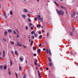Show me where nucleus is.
<instances>
[{"label":"nucleus","mask_w":78,"mask_h":78,"mask_svg":"<svg viewBox=\"0 0 78 78\" xmlns=\"http://www.w3.org/2000/svg\"><path fill=\"white\" fill-rule=\"evenodd\" d=\"M56 11L57 14L59 15V16H63V14H64V12H63L62 10H60L59 11H58L57 9H56Z\"/></svg>","instance_id":"obj_1"},{"label":"nucleus","mask_w":78,"mask_h":78,"mask_svg":"<svg viewBox=\"0 0 78 78\" xmlns=\"http://www.w3.org/2000/svg\"><path fill=\"white\" fill-rule=\"evenodd\" d=\"M76 14V12H75V11L74 12H73V14L71 15V17H73V16L74 17H75Z\"/></svg>","instance_id":"obj_2"},{"label":"nucleus","mask_w":78,"mask_h":78,"mask_svg":"<svg viewBox=\"0 0 78 78\" xmlns=\"http://www.w3.org/2000/svg\"><path fill=\"white\" fill-rule=\"evenodd\" d=\"M60 7L61 8H62V9H65V10H67V9H66L65 7L62 5H60Z\"/></svg>","instance_id":"obj_3"},{"label":"nucleus","mask_w":78,"mask_h":78,"mask_svg":"<svg viewBox=\"0 0 78 78\" xmlns=\"http://www.w3.org/2000/svg\"><path fill=\"white\" fill-rule=\"evenodd\" d=\"M48 65L49 67H51L52 66H53V63L50 62L48 63Z\"/></svg>","instance_id":"obj_4"},{"label":"nucleus","mask_w":78,"mask_h":78,"mask_svg":"<svg viewBox=\"0 0 78 78\" xmlns=\"http://www.w3.org/2000/svg\"><path fill=\"white\" fill-rule=\"evenodd\" d=\"M75 20L77 22H78V16H77L76 17H74Z\"/></svg>","instance_id":"obj_5"},{"label":"nucleus","mask_w":78,"mask_h":78,"mask_svg":"<svg viewBox=\"0 0 78 78\" xmlns=\"http://www.w3.org/2000/svg\"><path fill=\"white\" fill-rule=\"evenodd\" d=\"M23 11L24 12H28V10L25 9H23Z\"/></svg>","instance_id":"obj_6"},{"label":"nucleus","mask_w":78,"mask_h":78,"mask_svg":"<svg viewBox=\"0 0 78 78\" xmlns=\"http://www.w3.org/2000/svg\"><path fill=\"white\" fill-rule=\"evenodd\" d=\"M10 66H12V64H13V63L11 60H10Z\"/></svg>","instance_id":"obj_7"},{"label":"nucleus","mask_w":78,"mask_h":78,"mask_svg":"<svg viewBox=\"0 0 78 78\" xmlns=\"http://www.w3.org/2000/svg\"><path fill=\"white\" fill-rule=\"evenodd\" d=\"M8 31L9 33H11L12 31V29H9L8 30Z\"/></svg>","instance_id":"obj_8"},{"label":"nucleus","mask_w":78,"mask_h":78,"mask_svg":"<svg viewBox=\"0 0 78 78\" xmlns=\"http://www.w3.org/2000/svg\"><path fill=\"white\" fill-rule=\"evenodd\" d=\"M4 16L5 19H6L7 18V16H6V12H5L4 13Z\"/></svg>","instance_id":"obj_9"},{"label":"nucleus","mask_w":78,"mask_h":78,"mask_svg":"<svg viewBox=\"0 0 78 78\" xmlns=\"http://www.w3.org/2000/svg\"><path fill=\"white\" fill-rule=\"evenodd\" d=\"M15 54L16 55H18V53L17 51H15Z\"/></svg>","instance_id":"obj_10"},{"label":"nucleus","mask_w":78,"mask_h":78,"mask_svg":"<svg viewBox=\"0 0 78 78\" xmlns=\"http://www.w3.org/2000/svg\"><path fill=\"white\" fill-rule=\"evenodd\" d=\"M48 58L49 60V61L50 62H51V59H50V57H48Z\"/></svg>","instance_id":"obj_11"},{"label":"nucleus","mask_w":78,"mask_h":78,"mask_svg":"<svg viewBox=\"0 0 78 78\" xmlns=\"http://www.w3.org/2000/svg\"><path fill=\"white\" fill-rule=\"evenodd\" d=\"M37 72H38V73L39 77H41V74H40V73H39V71H38Z\"/></svg>","instance_id":"obj_12"},{"label":"nucleus","mask_w":78,"mask_h":78,"mask_svg":"<svg viewBox=\"0 0 78 78\" xmlns=\"http://www.w3.org/2000/svg\"><path fill=\"white\" fill-rule=\"evenodd\" d=\"M22 16L23 19H25L26 18V16L25 15H23Z\"/></svg>","instance_id":"obj_13"},{"label":"nucleus","mask_w":78,"mask_h":78,"mask_svg":"<svg viewBox=\"0 0 78 78\" xmlns=\"http://www.w3.org/2000/svg\"><path fill=\"white\" fill-rule=\"evenodd\" d=\"M5 51H3V57L4 58L5 57Z\"/></svg>","instance_id":"obj_14"},{"label":"nucleus","mask_w":78,"mask_h":78,"mask_svg":"<svg viewBox=\"0 0 78 78\" xmlns=\"http://www.w3.org/2000/svg\"><path fill=\"white\" fill-rule=\"evenodd\" d=\"M40 51H41V49H39L37 50L38 53H40Z\"/></svg>","instance_id":"obj_15"},{"label":"nucleus","mask_w":78,"mask_h":78,"mask_svg":"<svg viewBox=\"0 0 78 78\" xmlns=\"http://www.w3.org/2000/svg\"><path fill=\"white\" fill-rule=\"evenodd\" d=\"M49 54L51 55V51H50V50H49Z\"/></svg>","instance_id":"obj_16"},{"label":"nucleus","mask_w":78,"mask_h":78,"mask_svg":"<svg viewBox=\"0 0 78 78\" xmlns=\"http://www.w3.org/2000/svg\"><path fill=\"white\" fill-rule=\"evenodd\" d=\"M39 19L40 20H41V22H42L43 21V20L42 19V18H39Z\"/></svg>","instance_id":"obj_17"},{"label":"nucleus","mask_w":78,"mask_h":78,"mask_svg":"<svg viewBox=\"0 0 78 78\" xmlns=\"http://www.w3.org/2000/svg\"><path fill=\"white\" fill-rule=\"evenodd\" d=\"M69 33H70V35H71V36H73V33L71 32H70Z\"/></svg>","instance_id":"obj_18"},{"label":"nucleus","mask_w":78,"mask_h":78,"mask_svg":"<svg viewBox=\"0 0 78 78\" xmlns=\"http://www.w3.org/2000/svg\"><path fill=\"white\" fill-rule=\"evenodd\" d=\"M41 26L39 24H37V27H41Z\"/></svg>","instance_id":"obj_19"},{"label":"nucleus","mask_w":78,"mask_h":78,"mask_svg":"<svg viewBox=\"0 0 78 78\" xmlns=\"http://www.w3.org/2000/svg\"><path fill=\"white\" fill-rule=\"evenodd\" d=\"M2 41H4V42H6V39H5V38H3Z\"/></svg>","instance_id":"obj_20"},{"label":"nucleus","mask_w":78,"mask_h":78,"mask_svg":"<svg viewBox=\"0 0 78 78\" xmlns=\"http://www.w3.org/2000/svg\"><path fill=\"white\" fill-rule=\"evenodd\" d=\"M34 36H35V37H37V34H36V33H35Z\"/></svg>","instance_id":"obj_21"},{"label":"nucleus","mask_w":78,"mask_h":78,"mask_svg":"<svg viewBox=\"0 0 78 78\" xmlns=\"http://www.w3.org/2000/svg\"><path fill=\"white\" fill-rule=\"evenodd\" d=\"M27 16L29 17V18H30V17H31V16L30 15V14H27Z\"/></svg>","instance_id":"obj_22"},{"label":"nucleus","mask_w":78,"mask_h":78,"mask_svg":"<svg viewBox=\"0 0 78 78\" xmlns=\"http://www.w3.org/2000/svg\"><path fill=\"white\" fill-rule=\"evenodd\" d=\"M23 47L24 48H26L27 46L24 45H23Z\"/></svg>","instance_id":"obj_23"},{"label":"nucleus","mask_w":78,"mask_h":78,"mask_svg":"<svg viewBox=\"0 0 78 78\" xmlns=\"http://www.w3.org/2000/svg\"><path fill=\"white\" fill-rule=\"evenodd\" d=\"M19 68H20V69H19L20 70H22V68L21 67V66H19Z\"/></svg>","instance_id":"obj_24"},{"label":"nucleus","mask_w":78,"mask_h":78,"mask_svg":"<svg viewBox=\"0 0 78 78\" xmlns=\"http://www.w3.org/2000/svg\"><path fill=\"white\" fill-rule=\"evenodd\" d=\"M7 68V67H6V66H5L4 67V69H6V68Z\"/></svg>","instance_id":"obj_25"},{"label":"nucleus","mask_w":78,"mask_h":78,"mask_svg":"<svg viewBox=\"0 0 78 78\" xmlns=\"http://www.w3.org/2000/svg\"><path fill=\"white\" fill-rule=\"evenodd\" d=\"M2 68H3V66L1 65L0 66V69H2Z\"/></svg>","instance_id":"obj_26"},{"label":"nucleus","mask_w":78,"mask_h":78,"mask_svg":"<svg viewBox=\"0 0 78 78\" xmlns=\"http://www.w3.org/2000/svg\"><path fill=\"white\" fill-rule=\"evenodd\" d=\"M7 34V31H5V36H6Z\"/></svg>","instance_id":"obj_27"},{"label":"nucleus","mask_w":78,"mask_h":78,"mask_svg":"<svg viewBox=\"0 0 78 78\" xmlns=\"http://www.w3.org/2000/svg\"><path fill=\"white\" fill-rule=\"evenodd\" d=\"M75 30V28L73 27V29L72 30V32H73V31H74Z\"/></svg>","instance_id":"obj_28"},{"label":"nucleus","mask_w":78,"mask_h":78,"mask_svg":"<svg viewBox=\"0 0 78 78\" xmlns=\"http://www.w3.org/2000/svg\"><path fill=\"white\" fill-rule=\"evenodd\" d=\"M10 15H12V11H11L10 12Z\"/></svg>","instance_id":"obj_29"},{"label":"nucleus","mask_w":78,"mask_h":78,"mask_svg":"<svg viewBox=\"0 0 78 78\" xmlns=\"http://www.w3.org/2000/svg\"><path fill=\"white\" fill-rule=\"evenodd\" d=\"M42 35H40L39 36V38L42 39Z\"/></svg>","instance_id":"obj_30"},{"label":"nucleus","mask_w":78,"mask_h":78,"mask_svg":"<svg viewBox=\"0 0 78 78\" xmlns=\"http://www.w3.org/2000/svg\"><path fill=\"white\" fill-rule=\"evenodd\" d=\"M28 22H30L31 21V20H30V18H28Z\"/></svg>","instance_id":"obj_31"},{"label":"nucleus","mask_w":78,"mask_h":78,"mask_svg":"<svg viewBox=\"0 0 78 78\" xmlns=\"http://www.w3.org/2000/svg\"><path fill=\"white\" fill-rule=\"evenodd\" d=\"M26 74H24L23 76V78H26Z\"/></svg>","instance_id":"obj_32"},{"label":"nucleus","mask_w":78,"mask_h":78,"mask_svg":"<svg viewBox=\"0 0 78 78\" xmlns=\"http://www.w3.org/2000/svg\"><path fill=\"white\" fill-rule=\"evenodd\" d=\"M34 34V31H32L31 32V34Z\"/></svg>","instance_id":"obj_33"},{"label":"nucleus","mask_w":78,"mask_h":78,"mask_svg":"<svg viewBox=\"0 0 78 78\" xmlns=\"http://www.w3.org/2000/svg\"><path fill=\"white\" fill-rule=\"evenodd\" d=\"M15 75H16V77L17 78H18V76H17V73H15Z\"/></svg>","instance_id":"obj_34"},{"label":"nucleus","mask_w":78,"mask_h":78,"mask_svg":"<svg viewBox=\"0 0 78 78\" xmlns=\"http://www.w3.org/2000/svg\"><path fill=\"white\" fill-rule=\"evenodd\" d=\"M13 33L14 34H17V33H16V31H15V30H13Z\"/></svg>","instance_id":"obj_35"},{"label":"nucleus","mask_w":78,"mask_h":78,"mask_svg":"<svg viewBox=\"0 0 78 78\" xmlns=\"http://www.w3.org/2000/svg\"><path fill=\"white\" fill-rule=\"evenodd\" d=\"M54 2H55V4H56V5H57V6H58V4H57V3H56V1H55Z\"/></svg>","instance_id":"obj_36"},{"label":"nucleus","mask_w":78,"mask_h":78,"mask_svg":"<svg viewBox=\"0 0 78 78\" xmlns=\"http://www.w3.org/2000/svg\"><path fill=\"white\" fill-rule=\"evenodd\" d=\"M9 75L10 76H11V72L9 71Z\"/></svg>","instance_id":"obj_37"},{"label":"nucleus","mask_w":78,"mask_h":78,"mask_svg":"<svg viewBox=\"0 0 78 78\" xmlns=\"http://www.w3.org/2000/svg\"><path fill=\"white\" fill-rule=\"evenodd\" d=\"M20 61H23V59L21 58H20Z\"/></svg>","instance_id":"obj_38"},{"label":"nucleus","mask_w":78,"mask_h":78,"mask_svg":"<svg viewBox=\"0 0 78 78\" xmlns=\"http://www.w3.org/2000/svg\"><path fill=\"white\" fill-rule=\"evenodd\" d=\"M33 50H36V49L35 47H34L33 48Z\"/></svg>","instance_id":"obj_39"},{"label":"nucleus","mask_w":78,"mask_h":78,"mask_svg":"<svg viewBox=\"0 0 78 78\" xmlns=\"http://www.w3.org/2000/svg\"><path fill=\"white\" fill-rule=\"evenodd\" d=\"M34 64L35 65H37V62H34Z\"/></svg>","instance_id":"obj_40"},{"label":"nucleus","mask_w":78,"mask_h":78,"mask_svg":"<svg viewBox=\"0 0 78 78\" xmlns=\"http://www.w3.org/2000/svg\"><path fill=\"white\" fill-rule=\"evenodd\" d=\"M70 53L71 54V55H72V54H73V52H72V50L70 52Z\"/></svg>","instance_id":"obj_41"},{"label":"nucleus","mask_w":78,"mask_h":78,"mask_svg":"<svg viewBox=\"0 0 78 78\" xmlns=\"http://www.w3.org/2000/svg\"><path fill=\"white\" fill-rule=\"evenodd\" d=\"M26 30H28V27L27 26L26 27Z\"/></svg>","instance_id":"obj_42"},{"label":"nucleus","mask_w":78,"mask_h":78,"mask_svg":"<svg viewBox=\"0 0 78 78\" xmlns=\"http://www.w3.org/2000/svg\"><path fill=\"white\" fill-rule=\"evenodd\" d=\"M35 62H38V61H37V59H35Z\"/></svg>","instance_id":"obj_43"},{"label":"nucleus","mask_w":78,"mask_h":78,"mask_svg":"<svg viewBox=\"0 0 78 78\" xmlns=\"http://www.w3.org/2000/svg\"><path fill=\"white\" fill-rule=\"evenodd\" d=\"M31 29L32 30H33V27H30Z\"/></svg>","instance_id":"obj_44"},{"label":"nucleus","mask_w":78,"mask_h":78,"mask_svg":"<svg viewBox=\"0 0 78 78\" xmlns=\"http://www.w3.org/2000/svg\"><path fill=\"white\" fill-rule=\"evenodd\" d=\"M46 70H48V68L46 67L45 69Z\"/></svg>","instance_id":"obj_45"},{"label":"nucleus","mask_w":78,"mask_h":78,"mask_svg":"<svg viewBox=\"0 0 78 78\" xmlns=\"http://www.w3.org/2000/svg\"><path fill=\"white\" fill-rule=\"evenodd\" d=\"M37 17L39 18H40V17H41V15H38Z\"/></svg>","instance_id":"obj_46"},{"label":"nucleus","mask_w":78,"mask_h":78,"mask_svg":"<svg viewBox=\"0 0 78 78\" xmlns=\"http://www.w3.org/2000/svg\"><path fill=\"white\" fill-rule=\"evenodd\" d=\"M34 56H36V54L35 53L34 55Z\"/></svg>","instance_id":"obj_47"},{"label":"nucleus","mask_w":78,"mask_h":78,"mask_svg":"<svg viewBox=\"0 0 78 78\" xmlns=\"http://www.w3.org/2000/svg\"><path fill=\"white\" fill-rule=\"evenodd\" d=\"M41 46H42V44H40L39 45V47H41Z\"/></svg>","instance_id":"obj_48"},{"label":"nucleus","mask_w":78,"mask_h":78,"mask_svg":"<svg viewBox=\"0 0 78 78\" xmlns=\"http://www.w3.org/2000/svg\"><path fill=\"white\" fill-rule=\"evenodd\" d=\"M19 46H20V47H22V44H19Z\"/></svg>","instance_id":"obj_49"},{"label":"nucleus","mask_w":78,"mask_h":78,"mask_svg":"<svg viewBox=\"0 0 78 78\" xmlns=\"http://www.w3.org/2000/svg\"><path fill=\"white\" fill-rule=\"evenodd\" d=\"M31 25H32V24H31V23H29V26H31Z\"/></svg>","instance_id":"obj_50"},{"label":"nucleus","mask_w":78,"mask_h":78,"mask_svg":"<svg viewBox=\"0 0 78 78\" xmlns=\"http://www.w3.org/2000/svg\"><path fill=\"white\" fill-rule=\"evenodd\" d=\"M31 44H33V41H31Z\"/></svg>","instance_id":"obj_51"},{"label":"nucleus","mask_w":78,"mask_h":78,"mask_svg":"<svg viewBox=\"0 0 78 78\" xmlns=\"http://www.w3.org/2000/svg\"><path fill=\"white\" fill-rule=\"evenodd\" d=\"M43 51H45V48H43Z\"/></svg>","instance_id":"obj_52"},{"label":"nucleus","mask_w":78,"mask_h":78,"mask_svg":"<svg viewBox=\"0 0 78 78\" xmlns=\"http://www.w3.org/2000/svg\"><path fill=\"white\" fill-rule=\"evenodd\" d=\"M32 39H34V36H32Z\"/></svg>","instance_id":"obj_53"},{"label":"nucleus","mask_w":78,"mask_h":78,"mask_svg":"<svg viewBox=\"0 0 78 78\" xmlns=\"http://www.w3.org/2000/svg\"><path fill=\"white\" fill-rule=\"evenodd\" d=\"M76 15H78V12H76V14L75 15H76Z\"/></svg>","instance_id":"obj_54"},{"label":"nucleus","mask_w":78,"mask_h":78,"mask_svg":"<svg viewBox=\"0 0 78 78\" xmlns=\"http://www.w3.org/2000/svg\"><path fill=\"white\" fill-rule=\"evenodd\" d=\"M19 35H17V38H19Z\"/></svg>","instance_id":"obj_55"},{"label":"nucleus","mask_w":78,"mask_h":78,"mask_svg":"<svg viewBox=\"0 0 78 78\" xmlns=\"http://www.w3.org/2000/svg\"><path fill=\"white\" fill-rule=\"evenodd\" d=\"M48 33H47V36L48 37V36H49V35H48Z\"/></svg>","instance_id":"obj_56"},{"label":"nucleus","mask_w":78,"mask_h":78,"mask_svg":"<svg viewBox=\"0 0 78 78\" xmlns=\"http://www.w3.org/2000/svg\"><path fill=\"white\" fill-rule=\"evenodd\" d=\"M38 33H39V34H41V31H39Z\"/></svg>","instance_id":"obj_57"},{"label":"nucleus","mask_w":78,"mask_h":78,"mask_svg":"<svg viewBox=\"0 0 78 78\" xmlns=\"http://www.w3.org/2000/svg\"><path fill=\"white\" fill-rule=\"evenodd\" d=\"M37 20V18H35V20Z\"/></svg>","instance_id":"obj_58"},{"label":"nucleus","mask_w":78,"mask_h":78,"mask_svg":"<svg viewBox=\"0 0 78 78\" xmlns=\"http://www.w3.org/2000/svg\"><path fill=\"white\" fill-rule=\"evenodd\" d=\"M14 44V42H12L11 44Z\"/></svg>","instance_id":"obj_59"},{"label":"nucleus","mask_w":78,"mask_h":78,"mask_svg":"<svg viewBox=\"0 0 78 78\" xmlns=\"http://www.w3.org/2000/svg\"><path fill=\"white\" fill-rule=\"evenodd\" d=\"M20 44V43H18L17 44V45H19Z\"/></svg>","instance_id":"obj_60"},{"label":"nucleus","mask_w":78,"mask_h":78,"mask_svg":"<svg viewBox=\"0 0 78 78\" xmlns=\"http://www.w3.org/2000/svg\"><path fill=\"white\" fill-rule=\"evenodd\" d=\"M47 54H48V53H49L48 51H47Z\"/></svg>","instance_id":"obj_61"},{"label":"nucleus","mask_w":78,"mask_h":78,"mask_svg":"<svg viewBox=\"0 0 78 78\" xmlns=\"http://www.w3.org/2000/svg\"><path fill=\"white\" fill-rule=\"evenodd\" d=\"M66 14H68V12H66Z\"/></svg>","instance_id":"obj_62"},{"label":"nucleus","mask_w":78,"mask_h":78,"mask_svg":"<svg viewBox=\"0 0 78 78\" xmlns=\"http://www.w3.org/2000/svg\"><path fill=\"white\" fill-rule=\"evenodd\" d=\"M46 50L47 51H48V49H47Z\"/></svg>","instance_id":"obj_63"},{"label":"nucleus","mask_w":78,"mask_h":78,"mask_svg":"<svg viewBox=\"0 0 78 78\" xmlns=\"http://www.w3.org/2000/svg\"><path fill=\"white\" fill-rule=\"evenodd\" d=\"M11 53H12V54H13V51H11Z\"/></svg>","instance_id":"obj_64"}]
</instances>
